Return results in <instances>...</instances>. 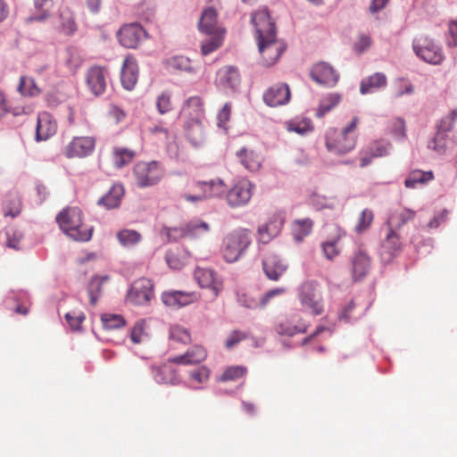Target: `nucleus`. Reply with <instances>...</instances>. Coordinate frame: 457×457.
<instances>
[{"instance_id":"1","label":"nucleus","mask_w":457,"mask_h":457,"mask_svg":"<svg viewBox=\"0 0 457 457\" xmlns=\"http://www.w3.org/2000/svg\"><path fill=\"white\" fill-rule=\"evenodd\" d=\"M253 241L252 232L248 228H237L222 239L220 252L223 260L228 263H234L240 260L246 253Z\"/></svg>"},{"instance_id":"2","label":"nucleus","mask_w":457,"mask_h":457,"mask_svg":"<svg viewBox=\"0 0 457 457\" xmlns=\"http://www.w3.org/2000/svg\"><path fill=\"white\" fill-rule=\"evenodd\" d=\"M82 212L77 207L66 208L57 216L56 221L60 228L75 241H88L92 237L93 228L82 222Z\"/></svg>"},{"instance_id":"3","label":"nucleus","mask_w":457,"mask_h":457,"mask_svg":"<svg viewBox=\"0 0 457 457\" xmlns=\"http://www.w3.org/2000/svg\"><path fill=\"white\" fill-rule=\"evenodd\" d=\"M296 297L302 311L314 316L324 312V300L320 286L314 280H306L296 288Z\"/></svg>"},{"instance_id":"4","label":"nucleus","mask_w":457,"mask_h":457,"mask_svg":"<svg viewBox=\"0 0 457 457\" xmlns=\"http://www.w3.org/2000/svg\"><path fill=\"white\" fill-rule=\"evenodd\" d=\"M182 113L192 116L193 126L187 136L192 145L200 146L204 141V129L200 121L204 114L203 103L198 96L190 97L182 109Z\"/></svg>"},{"instance_id":"5","label":"nucleus","mask_w":457,"mask_h":457,"mask_svg":"<svg viewBox=\"0 0 457 457\" xmlns=\"http://www.w3.org/2000/svg\"><path fill=\"white\" fill-rule=\"evenodd\" d=\"M257 44L262 64L267 67L275 64L287 49L286 43L277 38V34H270L266 37L257 39Z\"/></svg>"},{"instance_id":"6","label":"nucleus","mask_w":457,"mask_h":457,"mask_svg":"<svg viewBox=\"0 0 457 457\" xmlns=\"http://www.w3.org/2000/svg\"><path fill=\"white\" fill-rule=\"evenodd\" d=\"M412 49L417 57L429 64L438 65L445 58L442 48L427 37L414 38Z\"/></svg>"},{"instance_id":"7","label":"nucleus","mask_w":457,"mask_h":457,"mask_svg":"<svg viewBox=\"0 0 457 457\" xmlns=\"http://www.w3.org/2000/svg\"><path fill=\"white\" fill-rule=\"evenodd\" d=\"M136 183L140 187H152L162 177V170L157 162H139L134 166Z\"/></svg>"},{"instance_id":"8","label":"nucleus","mask_w":457,"mask_h":457,"mask_svg":"<svg viewBox=\"0 0 457 457\" xmlns=\"http://www.w3.org/2000/svg\"><path fill=\"white\" fill-rule=\"evenodd\" d=\"M255 186L248 179L237 181L226 194V201L232 208L245 206L249 204Z\"/></svg>"},{"instance_id":"9","label":"nucleus","mask_w":457,"mask_h":457,"mask_svg":"<svg viewBox=\"0 0 457 457\" xmlns=\"http://www.w3.org/2000/svg\"><path fill=\"white\" fill-rule=\"evenodd\" d=\"M354 136H346L338 129L330 128L326 132V147L335 154H345L355 147Z\"/></svg>"},{"instance_id":"10","label":"nucleus","mask_w":457,"mask_h":457,"mask_svg":"<svg viewBox=\"0 0 457 457\" xmlns=\"http://www.w3.org/2000/svg\"><path fill=\"white\" fill-rule=\"evenodd\" d=\"M154 296L153 283L150 279L141 278L134 281L128 292L127 299L133 304L145 305Z\"/></svg>"},{"instance_id":"11","label":"nucleus","mask_w":457,"mask_h":457,"mask_svg":"<svg viewBox=\"0 0 457 457\" xmlns=\"http://www.w3.org/2000/svg\"><path fill=\"white\" fill-rule=\"evenodd\" d=\"M120 44L126 48H136L139 42L146 37L144 28L138 23L122 26L117 33Z\"/></svg>"},{"instance_id":"12","label":"nucleus","mask_w":457,"mask_h":457,"mask_svg":"<svg viewBox=\"0 0 457 457\" xmlns=\"http://www.w3.org/2000/svg\"><path fill=\"white\" fill-rule=\"evenodd\" d=\"M310 75L316 83L328 87H335L339 79V74L330 64L324 62L313 65Z\"/></svg>"},{"instance_id":"13","label":"nucleus","mask_w":457,"mask_h":457,"mask_svg":"<svg viewBox=\"0 0 457 457\" xmlns=\"http://www.w3.org/2000/svg\"><path fill=\"white\" fill-rule=\"evenodd\" d=\"M289 87L286 83H278L270 87L263 94L264 103L270 107H277L287 104L290 100Z\"/></svg>"},{"instance_id":"14","label":"nucleus","mask_w":457,"mask_h":457,"mask_svg":"<svg viewBox=\"0 0 457 457\" xmlns=\"http://www.w3.org/2000/svg\"><path fill=\"white\" fill-rule=\"evenodd\" d=\"M252 22L256 30V38L266 37L270 34H277L275 23L272 21L267 8H262L252 14Z\"/></svg>"},{"instance_id":"15","label":"nucleus","mask_w":457,"mask_h":457,"mask_svg":"<svg viewBox=\"0 0 457 457\" xmlns=\"http://www.w3.org/2000/svg\"><path fill=\"white\" fill-rule=\"evenodd\" d=\"M252 22L256 30V38L266 37L270 34H277L275 23L272 21L267 8H262L252 14Z\"/></svg>"},{"instance_id":"16","label":"nucleus","mask_w":457,"mask_h":457,"mask_svg":"<svg viewBox=\"0 0 457 457\" xmlns=\"http://www.w3.org/2000/svg\"><path fill=\"white\" fill-rule=\"evenodd\" d=\"M107 71L99 66L91 67L86 77V81L90 92L97 96L105 91L107 86Z\"/></svg>"},{"instance_id":"17","label":"nucleus","mask_w":457,"mask_h":457,"mask_svg":"<svg viewBox=\"0 0 457 457\" xmlns=\"http://www.w3.org/2000/svg\"><path fill=\"white\" fill-rule=\"evenodd\" d=\"M283 227V220L278 214H274L270 220L259 226L257 229L258 243L266 245L278 236Z\"/></svg>"},{"instance_id":"18","label":"nucleus","mask_w":457,"mask_h":457,"mask_svg":"<svg viewBox=\"0 0 457 457\" xmlns=\"http://www.w3.org/2000/svg\"><path fill=\"white\" fill-rule=\"evenodd\" d=\"M198 296L195 292L166 291L162 295V303L172 309H179L197 300Z\"/></svg>"},{"instance_id":"19","label":"nucleus","mask_w":457,"mask_h":457,"mask_svg":"<svg viewBox=\"0 0 457 457\" xmlns=\"http://www.w3.org/2000/svg\"><path fill=\"white\" fill-rule=\"evenodd\" d=\"M215 83L223 90H235L240 83V76L234 66H226L217 71Z\"/></svg>"},{"instance_id":"20","label":"nucleus","mask_w":457,"mask_h":457,"mask_svg":"<svg viewBox=\"0 0 457 457\" xmlns=\"http://www.w3.org/2000/svg\"><path fill=\"white\" fill-rule=\"evenodd\" d=\"M199 30L206 35H224L225 30L218 24L217 12L212 8H206L203 11L198 22Z\"/></svg>"},{"instance_id":"21","label":"nucleus","mask_w":457,"mask_h":457,"mask_svg":"<svg viewBox=\"0 0 457 457\" xmlns=\"http://www.w3.org/2000/svg\"><path fill=\"white\" fill-rule=\"evenodd\" d=\"M263 271L270 280L277 281L287 269V264L277 254L270 253L262 261Z\"/></svg>"},{"instance_id":"22","label":"nucleus","mask_w":457,"mask_h":457,"mask_svg":"<svg viewBox=\"0 0 457 457\" xmlns=\"http://www.w3.org/2000/svg\"><path fill=\"white\" fill-rule=\"evenodd\" d=\"M95 148V140L90 137H74L66 147L68 157H85Z\"/></svg>"},{"instance_id":"23","label":"nucleus","mask_w":457,"mask_h":457,"mask_svg":"<svg viewBox=\"0 0 457 457\" xmlns=\"http://www.w3.org/2000/svg\"><path fill=\"white\" fill-rule=\"evenodd\" d=\"M401 242L399 237L393 228L383 240L380 248V256L383 262H389L401 250Z\"/></svg>"},{"instance_id":"24","label":"nucleus","mask_w":457,"mask_h":457,"mask_svg":"<svg viewBox=\"0 0 457 457\" xmlns=\"http://www.w3.org/2000/svg\"><path fill=\"white\" fill-rule=\"evenodd\" d=\"M274 329L280 336L293 337L295 334L305 332L306 325L297 319V315L294 314L279 320Z\"/></svg>"},{"instance_id":"25","label":"nucleus","mask_w":457,"mask_h":457,"mask_svg":"<svg viewBox=\"0 0 457 457\" xmlns=\"http://www.w3.org/2000/svg\"><path fill=\"white\" fill-rule=\"evenodd\" d=\"M194 276L201 287L209 288L215 296L218 295L221 289V282L218 279L212 270L197 268L194 272Z\"/></svg>"},{"instance_id":"26","label":"nucleus","mask_w":457,"mask_h":457,"mask_svg":"<svg viewBox=\"0 0 457 457\" xmlns=\"http://www.w3.org/2000/svg\"><path fill=\"white\" fill-rule=\"evenodd\" d=\"M138 79V67L135 58L128 56L123 62L121 70V84L127 90L135 87Z\"/></svg>"},{"instance_id":"27","label":"nucleus","mask_w":457,"mask_h":457,"mask_svg":"<svg viewBox=\"0 0 457 457\" xmlns=\"http://www.w3.org/2000/svg\"><path fill=\"white\" fill-rule=\"evenodd\" d=\"M57 129L55 120L48 112H41L37 116L36 139L46 140L53 136Z\"/></svg>"},{"instance_id":"28","label":"nucleus","mask_w":457,"mask_h":457,"mask_svg":"<svg viewBox=\"0 0 457 457\" xmlns=\"http://www.w3.org/2000/svg\"><path fill=\"white\" fill-rule=\"evenodd\" d=\"M352 276L357 281L363 278L370 271V259L366 253L360 250L352 257Z\"/></svg>"},{"instance_id":"29","label":"nucleus","mask_w":457,"mask_h":457,"mask_svg":"<svg viewBox=\"0 0 457 457\" xmlns=\"http://www.w3.org/2000/svg\"><path fill=\"white\" fill-rule=\"evenodd\" d=\"M415 215V211L399 206L390 211L386 223L389 228H393L395 230L412 220Z\"/></svg>"},{"instance_id":"30","label":"nucleus","mask_w":457,"mask_h":457,"mask_svg":"<svg viewBox=\"0 0 457 457\" xmlns=\"http://www.w3.org/2000/svg\"><path fill=\"white\" fill-rule=\"evenodd\" d=\"M207 353L200 345H195L188 349L184 354L170 359L171 362L182 365L197 364L205 360Z\"/></svg>"},{"instance_id":"31","label":"nucleus","mask_w":457,"mask_h":457,"mask_svg":"<svg viewBox=\"0 0 457 457\" xmlns=\"http://www.w3.org/2000/svg\"><path fill=\"white\" fill-rule=\"evenodd\" d=\"M387 79L384 73L376 72L363 79L361 82L360 92L362 95L374 93L386 86Z\"/></svg>"},{"instance_id":"32","label":"nucleus","mask_w":457,"mask_h":457,"mask_svg":"<svg viewBox=\"0 0 457 457\" xmlns=\"http://www.w3.org/2000/svg\"><path fill=\"white\" fill-rule=\"evenodd\" d=\"M196 185L202 191L204 199L220 197L226 192L224 181L220 179H211L209 181H199Z\"/></svg>"},{"instance_id":"33","label":"nucleus","mask_w":457,"mask_h":457,"mask_svg":"<svg viewBox=\"0 0 457 457\" xmlns=\"http://www.w3.org/2000/svg\"><path fill=\"white\" fill-rule=\"evenodd\" d=\"M241 164L250 171H256L262 164V157L253 150L242 147L236 154Z\"/></svg>"},{"instance_id":"34","label":"nucleus","mask_w":457,"mask_h":457,"mask_svg":"<svg viewBox=\"0 0 457 457\" xmlns=\"http://www.w3.org/2000/svg\"><path fill=\"white\" fill-rule=\"evenodd\" d=\"M189 256V252L186 249L176 248L167 251L165 260L170 269L180 270L186 265Z\"/></svg>"},{"instance_id":"35","label":"nucleus","mask_w":457,"mask_h":457,"mask_svg":"<svg viewBox=\"0 0 457 457\" xmlns=\"http://www.w3.org/2000/svg\"><path fill=\"white\" fill-rule=\"evenodd\" d=\"M123 195V187L120 184L113 185L109 192L99 199L98 204L104 205L107 209L116 208L120 205Z\"/></svg>"},{"instance_id":"36","label":"nucleus","mask_w":457,"mask_h":457,"mask_svg":"<svg viewBox=\"0 0 457 457\" xmlns=\"http://www.w3.org/2000/svg\"><path fill=\"white\" fill-rule=\"evenodd\" d=\"M153 376L158 384L176 385L179 382L176 371L169 365L153 368Z\"/></svg>"},{"instance_id":"37","label":"nucleus","mask_w":457,"mask_h":457,"mask_svg":"<svg viewBox=\"0 0 457 457\" xmlns=\"http://www.w3.org/2000/svg\"><path fill=\"white\" fill-rule=\"evenodd\" d=\"M341 95L338 93H329L323 96L316 109V116L322 118L327 112L334 109L341 101Z\"/></svg>"},{"instance_id":"38","label":"nucleus","mask_w":457,"mask_h":457,"mask_svg":"<svg viewBox=\"0 0 457 457\" xmlns=\"http://www.w3.org/2000/svg\"><path fill=\"white\" fill-rule=\"evenodd\" d=\"M433 179L432 171L413 170L406 178L404 185L408 188H416L419 185H425Z\"/></svg>"},{"instance_id":"39","label":"nucleus","mask_w":457,"mask_h":457,"mask_svg":"<svg viewBox=\"0 0 457 457\" xmlns=\"http://www.w3.org/2000/svg\"><path fill=\"white\" fill-rule=\"evenodd\" d=\"M287 129L299 135H305L312 131L313 126L308 118H295L287 122Z\"/></svg>"},{"instance_id":"40","label":"nucleus","mask_w":457,"mask_h":457,"mask_svg":"<svg viewBox=\"0 0 457 457\" xmlns=\"http://www.w3.org/2000/svg\"><path fill=\"white\" fill-rule=\"evenodd\" d=\"M186 225V237L198 238L210 231L208 223L202 220H191Z\"/></svg>"},{"instance_id":"41","label":"nucleus","mask_w":457,"mask_h":457,"mask_svg":"<svg viewBox=\"0 0 457 457\" xmlns=\"http://www.w3.org/2000/svg\"><path fill=\"white\" fill-rule=\"evenodd\" d=\"M135 157V152L125 147H115L113 149V163L117 168H122L123 166L130 163Z\"/></svg>"},{"instance_id":"42","label":"nucleus","mask_w":457,"mask_h":457,"mask_svg":"<svg viewBox=\"0 0 457 457\" xmlns=\"http://www.w3.org/2000/svg\"><path fill=\"white\" fill-rule=\"evenodd\" d=\"M18 90L22 96L30 97L37 96L41 93L34 79L26 76L21 77Z\"/></svg>"},{"instance_id":"43","label":"nucleus","mask_w":457,"mask_h":457,"mask_svg":"<svg viewBox=\"0 0 457 457\" xmlns=\"http://www.w3.org/2000/svg\"><path fill=\"white\" fill-rule=\"evenodd\" d=\"M168 69L172 71H183L195 72V69L191 66L190 60L184 56H173L165 62Z\"/></svg>"},{"instance_id":"44","label":"nucleus","mask_w":457,"mask_h":457,"mask_svg":"<svg viewBox=\"0 0 457 457\" xmlns=\"http://www.w3.org/2000/svg\"><path fill=\"white\" fill-rule=\"evenodd\" d=\"M310 204L316 209H335L337 206V200L334 197H328L320 194H312L309 199Z\"/></svg>"},{"instance_id":"45","label":"nucleus","mask_w":457,"mask_h":457,"mask_svg":"<svg viewBox=\"0 0 457 457\" xmlns=\"http://www.w3.org/2000/svg\"><path fill=\"white\" fill-rule=\"evenodd\" d=\"M389 134L397 140H403L406 137L405 120L402 118L391 120L387 126Z\"/></svg>"},{"instance_id":"46","label":"nucleus","mask_w":457,"mask_h":457,"mask_svg":"<svg viewBox=\"0 0 457 457\" xmlns=\"http://www.w3.org/2000/svg\"><path fill=\"white\" fill-rule=\"evenodd\" d=\"M117 238L120 245L125 247H130L140 242L141 235L133 229H122L117 234Z\"/></svg>"},{"instance_id":"47","label":"nucleus","mask_w":457,"mask_h":457,"mask_svg":"<svg viewBox=\"0 0 457 457\" xmlns=\"http://www.w3.org/2000/svg\"><path fill=\"white\" fill-rule=\"evenodd\" d=\"M345 235V232L339 228L336 239L324 242L321 245L323 253L327 259L333 260L336 256L339 254L340 250L337 246V242Z\"/></svg>"},{"instance_id":"48","label":"nucleus","mask_w":457,"mask_h":457,"mask_svg":"<svg viewBox=\"0 0 457 457\" xmlns=\"http://www.w3.org/2000/svg\"><path fill=\"white\" fill-rule=\"evenodd\" d=\"M312 221L309 219L297 220L293 228L294 237L296 241H301L305 236L311 233Z\"/></svg>"},{"instance_id":"49","label":"nucleus","mask_w":457,"mask_h":457,"mask_svg":"<svg viewBox=\"0 0 457 457\" xmlns=\"http://www.w3.org/2000/svg\"><path fill=\"white\" fill-rule=\"evenodd\" d=\"M368 147L369 154L376 158L386 156L391 151V144L386 141H375Z\"/></svg>"},{"instance_id":"50","label":"nucleus","mask_w":457,"mask_h":457,"mask_svg":"<svg viewBox=\"0 0 457 457\" xmlns=\"http://www.w3.org/2000/svg\"><path fill=\"white\" fill-rule=\"evenodd\" d=\"M170 338L173 341L188 344L191 341V337L188 330L181 326L174 325L170 328Z\"/></svg>"},{"instance_id":"51","label":"nucleus","mask_w":457,"mask_h":457,"mask_svg":"<svg viewBox=\"0 0 457 457\" xmlns=\"http://www.w3.org/2000/svg\"><path fill=\"white\" fill-rule=\"evenodd\" d=\"M237 303L247 309H261L260 297L257 299L246 292H238L237 294Z\"/></svg>"},{"instance_id":"52","label":"nucleus","mask_w":457,"mask_h":457,"mask_svg":"<svg viewBox=\"0 0 457 457\" xmlns=\"http://www.w3.org/2000/svg\"><path fill=\"white\" fill-rule=\"evenodd\" d=\"M209 38L206 39L202 45V53L204 55H207L212 52L219 48L223 41L224 35H208Z\"/></svg>"},{"instance_id":"53","label":"nucleus","mask_w":457,"mask_h":457,"mask_svg":"<svg viewBox=\"0 0 457 457\" xmlns=\"http://www.w3.org/2000/svg\"><path fill=\"white\" fill-rule=\"evenodd\" d=\"M246 368L243 366H231L224 370L222 375L220 377V381L226 382L230 380H236L242 378L246 374Z\"/></svg>"},{"instance_id":"54","label":"nucleus","mask_w":457,"mask_h":457,"mask_svg":"<svg viewBox=\"0 0 457 457\" xmlns=\"http://www.w3.org/2000/svg\"><path fill=\"white\" fill-rule=\"evenodd\" d=\"M61 30L67 36H71L77 30L73 16L69 12L61 13Z\"/></svg>"},{"instance_id":"55","label":"nucleus","mask_w":457,"mask_h":457,"mask_svg":"<svg viewBox=\"0 0 457 457\" xmlns=\"http://www.w3.org/2000/svg\"><path fill=\"white\" fill-rule=\"evenodd\" d=\"M447 137L446 133L437 130L434 138L429 141L428 147L440 154L445 153L447 146Z\"/></svg>"},{"instance_id":"56","label":"nucleus","mask_w":457,"mask_h":457,"mask_svg":"<svg viewBox=\"0 0 457 457\" xmlns=\"http://www.w3.org/2000/svg\"><path fill=\"white\" fill-rule=\"evenodd\" d=\"M102 322L106 329L119 328L125 325L123 317L118 314H104L102 316Z\"/></svg>"},{"instance_id":"57","label":"nucleus","mask_w":457,"mask_h":457,"mask_svg":"<svg viewBox=\"0 0 457 457\" xmlns=\"http://www.w3.org/2000/svg\"><path fill=\"white\" fill-rule=\"evenodd\" d=\"M171 95L165 91L158 96L156 99V108L160 114H165L172 109Z\"/></svg>"},{"instance_id":"58","label":"nucleus","mask_w":457,"mask_h":457,"mask_svg":"<svg viewBox=\"0 0 457 457\" xmlns=\"http://www.w3.org/2000/svg\"><path fill=\"white\" fill-rule=\"evenodd\" d=\"M286 292V287H275L262 295L260 296L261 309H265L272 299L284 295Z\"/></svg>"},{"instance_id":"59","label":"nucleus","mask_w":457,"mask_h":457,"mask_svg":"<svg viewBox=\"0 0 457 457\" xmlns=\"http://www.w3.org/2000/svg\"><path fill=\"white\" fill-rule=\"evenodd\" d=\"M373 217V212L371 210L364 209L359 217V221L355 228L356 231L361 232L367 229L370 226Z\"/></svg>"},{"instance_id":"60","label":"nucleus","mask_w":457,"mask_h":457,"mask_svg":"<svg viewBox=\"0 0 457 457\" xmlns=\"http://www.w3.org/2000/svg\"><path fill=\"white\" fill-rule=\"evenodd\" d=\"M56 0H34L35 7L38 10H43V14L32 17L30 20L33 21H43L45 20L48 15L49 9L53 6L54 3Z\"/></svg>"},{"instance_id":"61","label":"nucleus","mask_w":457,"mask_h":457,"mask_svg":"<svg viewBox=\"0 0 457 457\" xmlns=\"http://www.w3.org/2000/svg\"><path fill=\"white\" fill-rule=\"evenodd\" d=\"M146 337L145 333V322L143 320H139L135 323L134 327L130 331V338L133 343L139 344L144 340V337Z\"/></svg>"},{"instance_id":"62","label":"nucleus","mask_w":457,"mask_h":457,"mask_svg":"<svg viewBox=\"0 0 457 457\" xmlns=\"http://www.w3.org/2000/svg\"><path fill=\"white\" fill-rule=\"evenodd\" d=\"M371 42V37L369 35L360 34L354 43V50L359 54H362L370 47Z\"/></svg>"},{"instance_id":"63","label":"nucleus","mask_w":457,"mask_h":457,"mask_svg":"<svg viewBox=\"0 0 457 457\" xmlns=\"http://www.w3.org/2000/svg\"><path fill=\"white\" fill-rule=\"evenodd\" d=\"M231 114V104L226 103L218 113V126L224 129H227V122L229 120Z\"/></svg>"},{"instance_id":"64","label":"nucleus","mask_w":457,"mask_h":457,"mask_svg":"<svg viewBox=\"0 0 457 457\" xmlns=\"http://www.w3.org/2000/svg\"><path fill=\"white\" fill-rule=\"evenodd\" d=\"M165 235L169 241H178L182 237H186V225L179 228H165Z\"/></svg>"}]
</instances>
